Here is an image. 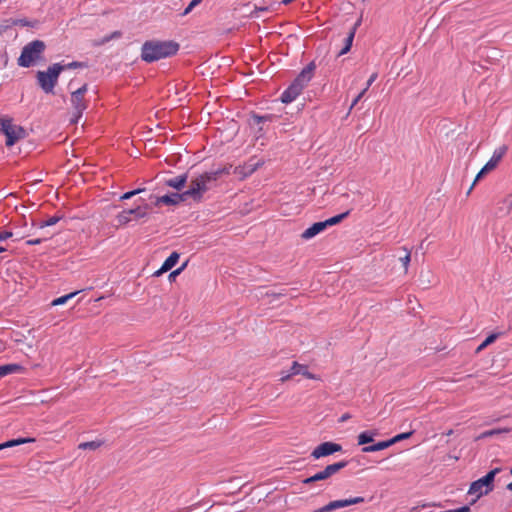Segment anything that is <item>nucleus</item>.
<instances>
[{"label": "nucleus", "instance_id": "obj_1", "mask_svg": "<svg viewBox=\"0 0 512 512\" xmlns=\"http://www.w3.org/2000/svg\"><path fill=\"white\" fill-rule=\"evenodd\" d=\"M231 165L218 168L213 171L204 172L197 177L191 179L189 189L185 191L188 198H192L195 202H200L204 193L210 190L216 181L222 175H229Z\"/></svg>", "mask_w": 512, "mask_h": 512}, {"label": "nucleus", "instance_id": "obj_2", "mask_svg": "<svg viewBox=\"0 0 512 512\" xmlns=\"http://www.w3.org/2000/svg\"><path fill=\"white\" fill-rule=\"evenodd\" d=\"M179 50V44L174 41H146L141 48V58L147 63H152L163 58L175 55Z\"/></svg>", "mask_w": 512, "mask_h": 512}, {"label": "nucleus", "instance_id": "obj_3", "mask_svg": "<svg viewBox=\"0 0 512 512\" xmlns=\"http://www.w3.org/2000/svg\"><path fill=\"white\" fill-rule=\"evenodd\" d=\"M315 69L316 65L313 61L310 62L305 68H303L296 79L282 93L281 101L286 104L293 102L310 82Z\"/></svg>", "mask_w": 512, "mask_h": 512}, {"label": "nucleus", "instance_id": "obj_4", "mask_svg": "<svg viewBox=\"0 0 512 512\" xmlns=\"http://www.w3.org/2000/svg\"><path fill=\"white\" fill-rule=\"evenodd\" d=\"M62 71H64V66L60 63H54L48 67L47 71L37 72L36 78L38 84L45 93H53Z\"/></svg>", "mask_w": 512, "mask_h": 512}, {"label": "nucleus", "instance_id": "obj_5", "mask_svg": "<svg viewBox=\"0 0 512 512\" xmlns=\"http://www.w3.org/2000/svg\"><path fill=\"white\" fill-rule=\"evenodd\" d=\"M46 45L41 40H34L26 44L18 58V65L21 67L28 68L32 66L37 60L41 58Z\"/></svg>", "mask_w": 512, "mask_h": 512}, {"label": "nucleus", "instance_id": "obj_6", "mask_svg": "<svg viewBox=\"0 0 512 512\" xmlns=\"http://www.w3.org/2000/svg\"><path fill=\"white\" fill-rule=\"evenodd\" d=\"M501 471L500 468H494L489 471L484 477L474 481L471 483L468 494L476 495V499L472 501L471 504H474L477 499H479L483 495H487L494 489V479L495 476Z\"/></svg>", "mask_w": 512, "mask_h": 512}, {"label": "nucleus", "instance_id": "obj_7", "mask_svg": "<svg viewBox=\"0 0 512 512\" xmlns=\"http://www.w3.org/2000/svg\"><path fill=\"white\" fill-rule=\"evenodd\" d=\"M0 131L6 136V146H13L18 140L26 137L25 129L13 124L9 117H0Z\"/></svg>", "mask_w": 512, "mask_h": 512}, {"label": "nucleus", "instance_id": "obj_8", "mask_svg": "<svg viewBox=\"0 0 512 512\" xmlns=\"http://www.w3.org/2000/svg\"><path fill=\"white\" fill-rule=\"evenodd\" d=\"M507 150H508V147L506 145H502L494 150L493 155L490 158V160L484 165V167L476 175V178H475L474 182L472 183L471 187L469 188L467 194H470V192L472 191L476 182L479 181L483 177V175H485L486 173L492 171L493 169H495L497 167L499 162L502 160V158L506 154Z\"/></svg>", "mask_w": 512, "mask_h": 512}, {"label": "nucleus", "instance_id": "obj_9", "mask_svg": "<svg viewBox=\"0 0 512 512\" xmlns=\"http://www.w3.org/2000/svg\"><path fill=\"white\" fill-rule=\"evenodd\" d=\"M150 206L148 204L139 205L134 209H127L120 212L117 216V222L119 225H126L132 220H139L147 217Z\"/></svg>", "mask_w": 512, "mask_h": 512}, {"label": "nucleus", "instance_id": "obj_10", "mask_svg": "<svg viewBox=\"0 0 512 512\" xmlns=\"http://www.w3.org/2000/svg\"><path fill=\"white\" fill-rule=\"evenodd\" d=\"M87 92V84L82 85L71 94V104L74 108V118L71 122L76 123L82 116L83 111L87 108V104L84 100V96Z\"/></svg>", "mask_w": 512, "mask_h": 512}, {"label": "nucleus", "instance_id": "obj_11", "mask_svg": "<svg viewBox=\"0 0 512 512\" xmlns=\"http://www.w3.org/2000/svg\"><path fill=\"white\" fill-rule=\"evenodd\" d=\"M348 465V461L343 460L330 465H327L323 470L317 472L313 476H310L303 480L304 484H310L316 481H322L330 478L332 475L338 473L341 469Z\"/></svg>", "mask_w": 512, "mask_h": 512}, {"label": "nucleus", "instance_id": "obj_12", "mask_svg": "<svg viewBox=\"0 0 512 512\" xmlns=\"http://www.w3.org/2000/svg\"><path fill=\"white\" fill-rule=\"evenodd\" d=\"M340 451H342V446L340 444L334 442H323L316 448H314V450L311 453V456L314 459H319Z\"/></svg>", "mask_w": 512, "mask_h": 512}, {"label": "nucleus", "instance_id": "obj_13", "mask_svg": "<svg viewBox=\"0 0 512 512\" xmlns=\"http://www.w3.org/2000/svg\"><path fill=\"white\" fill-rule=\"evenodd\" d=\"M298 374L303 375L307 379H315L314 374H312L308 371V368L306 365H303V364H300V363L294 361L290 368L289 373L282 376L280 380L282 382H284V381L290 379L292 376L298 375Z\"/></svg>", "mask_w": 512, "mask_h": 512}, {"label": "nucleus", "instance_id": "obj_14", "mask_svg": "<svg viewBox=\"0 0 512 512\" xmlns=\"http://www.w3.org/2000/svg\"><path fill=\"white\" fill-rule=\"evenodd\" d=\"M187 195H185V191L183 193H171L167 195L160 196L156 199L155 204H165V205H177L187 199Z\"/></svg>", "mask_w": 512, "mask_h": 512}, {"label": "nucleus", "instance_id": "obj_15", "mask_svg": "<svg viewBox=\"0 0 512 512\" xmlns=\"http://www.w3.org/2000/svg\"><path fill=\"white\" fill-rule=\"evenodd\" d=\"M326 228L327 226L325 221L316 222L301 234V238L304 240H309L318 235L319 233L323 232Z\"/></svg>", "mask_w": 512, "mask_h": 512}, {"label": "nucleus", "instance_id": "obj_16", "mask_svg": "<svg viewBox=\"0 0 512 512\" xmlns=\"http://www.w3.org/2000/svg\"><path fill=\"white\" fill-rule=\"evenodd\" d=\"M187 180L188 174L184 173L166 180L165 185L180 191L182 188H184L185 184L187 183Z\"/></svg>", "mask_w": 512, "mask_h": 512}, {"label": "nucleus", "instance_id": "obj_17", "mask_svg": "<svg viewBox=\"0 0 512 512\" xmlns=\"http://www.w3.org/2000/svg\"><path fill=\"white\" fill-rule=\"evenodd\" d=\"M347 500L340 499L329 502L327 505L315 510L314 512H330L339 508L347 507Z\"/></svg>", "mask_w": 512, "mask_h": 512}, {"label": "nucleus", "instance_id": "obj_18", "mask_svg": "<svg viewBox=\"0 0 512 512\" xmlns=\"http://www.w3.org/2000/svg\"><path fill=\"white\" fill-rule=\"evenodd\" d=\"M378 435V432L376 430H367L361 432L358 437V445H365L368 443L373 442L374 437Z\"/></svg>", "mask_w": 512, "mask_h": 512}, {"label": "nucleus", "instance_id": "obj_19", "mask_svg": "<svg viewBox=\"0 0 512 512\" xmlns=\"http://www.w3.org/2000/svg\"><path fill=\"white\" fill-rule=\"evenodd\" d=\"M23 370V367L16 363L6 364L0 366V378L9 374L18 373Z\"/></svg>", "mask_w": 512, "mask_h": 512}, {"label": "nucleus", "instance_id": "obj_20", "mask_svg": "<svg viewBox=\"0 0 512 512\" xmlns=\"http://www.w3.org/2000/svg\"><path fill=\"white\" fill-rule=\"evenodd\" d=\"M391 445H393V441H389V440L381 441V442H378V443L370 445V446H364L362 448V452H364V453L376 452V451L384 450V449L390 447Z\"/></svg>", "mask_w": 512, "mask_h": 512}, {"label": "nucleus", "instance_id": "obj_21", "mask_svg": "<svg viewBox=\"0 0 512 512\" xmlns=\"http://www.w3.org/2000/svg\"><path fill=\"white\" fill-rule=\"evenodd\" d=\"M33 442H35L34 438H18V439L9 440V441H7L5 443H1L0 444V451L5 449V448H8V447H14V446H17V445L26 444V443H33Z\"/></svg>", "mask_w": 512, "mask_h": 512}, {"label": "nucleus", "instance_id": "obj_22", "mask_svg": "<svg viewBox=\"0 0 512 512\" xmlns=\"http://www.w3.org/2000/svg\"><path fill=\"white\" fill-rule=\"evenodd\" d=\"M355 31H356V25L349 31V33L345 37V39H344L345 44H344V47L340 50L339 55H344L351 49L353 39L355 36Z\"/></svg>", "mask_w": 512, "mask_h": 512}, {"label": "nucleus", "instance_id": "obj_23", "mask_svg": "<svg viewBox=\"0 0 512 512\" xmlns=\"http://www.w3.org/2000/svg\"><path fill=\"white\" fill-rule=\"evenodd\" d=\"M179 253L172 252L170 256L164 261L162 265V271H169L171 270L178 262L179 260Z\"/></svg>", "mask_w": 512, "mask_h": 512}, {"label": "nucleus", "instance_id": "obj_24", "mask_svg": "<svg viewBox=\"0 0 512 512\" xmlns=\"http://www.w3.org/2000/svg\"><path fill=\"white\" fill-rule=\"evenodd\" d=\"M103 445V441L95 440V441H88V442H82L79 444L78 448L82 450H96L100 448Z\"/></svg>", "mask_w": 512, "mask_h": 512}, {"label": "nucleus", "instance_id": "obj_25", "mask_svg": "<svg viewBox=\"0 0 512 512\" xmlns=\"http://www.w3.org/2000/svg\"><path fill=\"white\" fill-rule=\"evenodd\" d=\"M80 291H74L64 296L58 297L51 302L52 306H58L65 304L69 299L75 297Z\"/></svg>", "mask_w": 512, "mask_h": 512}, {"label": "nucleus", "instance_id": "obj_26", "mask_svg": "<svg viewBox=\"0 0 512 512\" xmlns=\"http://www.w3.org/2000/svg\"><path fill=\"white\" fill-rule=\"evenodd\" d=\"M61 219L60 216H57V215H54L52 217H49L47 220H42V221H39L36 226L40 229H43L45 227H48V226H53L55 225L56 223L59 222V220Z\"/></svg>", "mask_w": 512, "mask_h": 512}, {"label": "nucleus", "instance_id": "obj_27", "mask_svg": "<svg viewBox=\"0 0 512 512\" xmlns=\"http://www.w3.org/2000/svg\"><path fill=\"white\" fill-rule=\"evenodd\" d=\"M350 211H346L344 213H341L339 215L333 216L327 220H325L326 226H332L340 223L343 219H345L349 215Z\"/></svg>", "mask_w": 512, "mask_h": 512}, {"label": "nucleus", "instance_id": "obj_28", "mask_svg": "<svg viewBox=\"0 0 512 512\" xmlns=\"http://www.w3.org/2000/svg\"><path fill=\"white\" fill-rule=\"evenodd\" d=\"M499 333H493L489 335L476 349V352H480L485 349L488 345L492 344L498 337Z\"/></svg>", "mask_w": 512, "mask_h": 512}, {"label": "nucleus", "instance_id": "obj_29", "mask_svg": "<svg viewBox=\"0 0 512 512\" xmlns=\"http://www.w3.org/2000/svg\"><path fill=\"white\" fill-rule=\"evenodd\" d=\"M510 431H511L510 428L491 429V430L483 432L482 437H490V436L500 434V433H509Z\"/></svg>", "mask_w": 512, "mask_h": 512}, {"label": "nucleus", "instance_id": "obj_30", "mask_svg": "<svg viewBox=\"0 0 512 512\" xmlns=\"http://www.w3.org/2000/svg\"><path fill=\"white\" fill-rule=\"evenodd\" d=\"M403 249L405 250L406 254L403 257H400V262L404 266L405 272H407L410 263V252L406 248Z\"/></svg>", "mask_w": 512, "mask_h": 512}, {"label": "nucleus", "instance_id": "obj_31", "mask_svg": "<svg viewBox=\"0 0 512 512\" xmlns=\"http://www.w3.org/2000/svg\"><path fill=\"white\" fill-rule=\"evenodd\" d=\"M142 191H143V189H136V190H132V191L126 192V193H124V194L120 197V199H121V200H127V199H130V198H132L133 196H135V195H137V194L141 193Z\"/></svg>", "mask_w": 512, "mask_h": 512}, {"label": "nucleus", "instance_id": "obj_32", "mask_svg": "<svg viewBox=\"0 0 512 512\" xmlns=\"http://www.w3.org/2000/svg\"><path fill=\"white\" fill-rule=\"evenodd\" d=\"M411 435H412V432L398 434L395 437H393L392 439H390L389 441H393V444H395L396 442H399L403 439L409 438Z\"/></svg>", "mask_w": 512, "mask_h": 512}, {"label": "nucleus", "instance_id": "obj_33", "mask_svg": "<svg viewBox=\"0 0 512 512\" xmlns=\"http://www.w3.org/2000/svg\"><path fill=\"white\" fill-rule=\"evenodd\" d=\"M346 500H347V505L348 506L354 505V504L363 503L365 501V499L363 497H360V496L349 498V499H346Z\"/></svg>", "mask_w": 512, "mask_h": 512}, {"label": "nucleus", "instance_id": "obj_34", "mask_svg": "<svg viewBox=\"0 0 512 512\" xmlns=\"http://www.w3.org/2000/svg\"><path fill=\"white\" fill-rule=\"evenodd\" d=\"M64 66V70L66 69H72V68H79V67H84L85 64L82 63V62H77V61H74V62H71V63H68L66 65H63Z\"/></svg>", "mask_w": 512, "mask_h": 512}, {"label": "nucleus", "instance_id": "obj_35", "mask_svg": "<svg viewBox=\"0 0 512 512\" xmlns=\"http://www.w3.org/2000/svg\"><path fill=\"white\" fill-rule=\"evenodd\" d=\"M252 118H253L254 123L260 124L261 122L269 120L271 118V116L270 115H266V116L253 115Z\"/></svg>", "mask_w": 512, "mask_h": 512}, {"label": "nucleus", "instance_id": "obj_36", "mask_svg": "<svg viewBox=\"0 0 512 512\" xmlns=\"http://www.w3.org/2000/svg\"><path fill=\"white\" fill-rule=\"evenodd\" d=\"M367 92V88H364L357 96L356 98L353 100L352 104H351V107L350 109H352L361 99L362 97L365 95V93Z\"/></svg>", "mask_w": 512, "mask_h": 512}, {"label": "nucleus", "instance_id": "obj_37", "mask_svg": "<svg viewBox=\"0 0 512 512\" xmlns=\"http://www.w3.org/2000/svg\"><path fill=\"white\" fill-rule=\"evenodd\" d=\"M13 233L11 231L3 230L0 231V242H3L9 238H11Z\"/></svg>", "mask_w": 512, "mask_h": 512}, {"label": "nucleus", "instance_id": "obj_38", "mask_svg": "<svg viewBox=\"0 0 512 512\" xmlns=\"http://www.w3.org/2000/svg\"><path fill=\"white\" fill-rule=\"evenodd\" d=\"M377 77H378V74H377V73H373V74L369 77V79H368V81H367V84H366V87H365V88H367V90H368V89H369V87L374 83V81L377 79Z\"/></svg>", "mask_w": 512, "mask_h": 512}, {"label": "nucleus", "instance_id": "obj_39", "mask_svg": "<svg viewBox=\"0 0 512 512\" xmlns=\"http://www.w3.org/2000/svg\"><path fill=\"white\" fill-rule=\"evenodd\" d=\"M41 242H42V239L37 238V239L28 240L27 244L28 245H37V244H40Z\"/></svg>", "mask_w": 512, "mask_h": 512}, {"label": "nucleus", "instance_id": "obj_40", "mask_svg": "<svg viewBox=\"0 0 512 512\" xmlns=\"http://www.w3.org/2000/svg\"><path fill=\"white\" fill-rule=\"evenodd\" d=\"M12 25H22V26H26L27 25V21L26 20H12L11 22Z\"/></svg>", "mask_w": 512, "mask_h": 512}, {"label": "nucleus", "instance_id": "obj_41", "mask_svg": "<svg viewBox=\"0 0 512 512\" xmlns=\"http://www.w3.org/2000/svg\"><path fill=\"white\" fill-rule=\"evenodd\" d=\"M181 273V269H176L174 271H172L169 275V278H174L176 277L177 275H179Z\"/></svg>", "mask_w": 512, "mask_h": 512}, {"label": "nucleus", "instance_id": "obj_42", "mask_svg": "<svg viewBox=\"0 0 512 512\" xmlns=\"http://www.w3.org/2000/svg\"><path fill=\"white\" fill-rule=\"evenodd\" d=\"M350 418H351L350 414L345 413V414H343V415L340 417V420H339V421H340V422H345V421H347V420H348V419H350Z\"/></svg>", "mask_w": 512, "mask_h": 512}, {"label": "nucleus", "instance_id": "obj_43", "mask_svg": "<svg viewBox=\"0 0 512 512\" xmlns=\"http://www.w3.org/2000/svg\"><path fill=\"white\" fill-rule=\"evenodd\" d=\"M192 10H193V7L191 6V4H189V5L185 8V10H184V12H183V15H187V14H189Z\"/></svg>", "mask_w": 512, "mask_h": 512}, {"label": "nucleus", "instance_id": "obj_44", "mask_svg": "<svg viewBox=\"0 0 512 512\" xmlns=\"http://www.w3.org/2000/svg\"><path fill=\"white\" fill-rule=\"evenodd\" d=\"M202 2V0H192L190 2L191 6L195 8L197 5H199Z\"/></svg>", "mask_w": 512, "mask_h": 512}, {"label": "nucleus", "instance_id": "obj_45", "mask_svg": "<svg viewBox=\"0 0 512 512\" xmlns=\"http://www.w3.org/2000/svg\"><path fill=\"white\" fill-rule=\"evenodd\" d=\"M511 212H512V200H511V201L509 202V204H508V209H507V211H506V214H509V213H511Z\"/></svg>", "mask_w": 512, "mask_h": 512}, {"label": "nucleus", "instance_id": "obj_46", "mask_svg": "<svg viewBox=\"0 0 512 512\" xmlns=\"http://www.w3.org/2000/svg\"><path fill=\"white\" fill-rule=\"evenodd\" d=\"M120 36H121V33H120L119 31H115V32L112 34L111 38H117V37H120Z\"/></svg>", "mask_w": 512, "mask_h": 512}, {"label": "nucleus", "instance_id": "obj_47", "mask_svg": "<svg viewBox=\"0 0 512 512\" xmlns=\"http://www.w3.org/2000/svg\"><path fill=\"white\" fill-rule=\"evenodd\" d=\"M165 271H162V267L154 273V276H160Z\"/></svg>", "mask_w": 512, "mask_h": 512}, {"label": "nucleus", "instance_id": "obj_48", "mask_svg": "<svg viewBox=\"0 0 512 512\" xmlns=\"http://www.w3.org/2000/svg\"><path fill=\"white\" fill-rule=\"evenodd\" d=\"M506 488H507V490L512 492V481L507 484Z\"/></svg>", "mask_w": 512, "mask_h": 512}, {"label": "nucleus", "instance_id": "obj_49", "mask_svg": "<svg viewBox=\"0 0 512 512\" xmlns=\"http://www.w3.org/2000/svg\"><path fill=\"white\" fill-rule=\"evenodd\" d=\"M5 251H7V248L4 246H0V253H3Z\"/></svg>", "mask_w": 512, "mask_h": 512}, {"label": "nucleus", "instance_id": "obj_50", "mask_svg": "<svg viewBox=\"0 0 512 512\" xmlns=\"http://www.w3.org/2000/svg\"><path fill=\"white\" fill-rule=\"evenodd\" d=\"M187 266V262H185L181 267H179L178 269H181V272L185 269V267Z\"/></svg>", "mask_w": 512, "mask_h": 512}, {"label": "nucleus", "instance_id": "obj_51", "mask_svg": "<svg viewBox=\"0 0 512 512\" xmlns=\"http://www.w3.org/2000/svg\"><path fill=\"white\" fill-rule=\"evenodd\" d=\"M187 266V262H185L181 267H179L178 269H181V272L185 269V267Z\"/></svg>", "mask_w": 512, "mask_h": 512}, {"label": "nucleus", "instance_id": "obj_52", "mask_svg": "<svg viewBox=\"0 0 512 512\" xmlns=\"http://www.w3.org/2000/svg\"><path fill=\"white\" fill-rule=\"evenodd\" d=\"M510 474L512 475V468L510 469Z\"/></svg>", "mask_w": 512, "mask_h": 512}]
</instances>
